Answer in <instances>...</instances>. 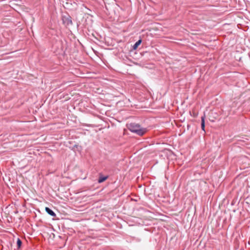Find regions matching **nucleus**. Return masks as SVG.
I'll return each mask as SVG.
<instances>
[{"label": "nucleus", "mask_w": 250, "mask_h": 250, "mask_svg": "<svg viewBox=\"0 0 250 250\" xmlns=\"http://www.w3.org/2000/svg\"><path fill=\"white\" fill-rule=\"evenodd\" d=\"M127 128L132 132L139 136H143L146 132V129L143 128L140 125L135 123H130L127 125Z\"/></svg>", "instance_id": "f257e3e1"}, {"label": "nucleus", "mask_w": 250, "mask_h": 250, "mask_svg": "<svg viewBox=\"0 0 250 250\" xmlns=\"http://www.w3.org/2000/svg\"><path fill=\"white\" fill-rule=\"evenodd\" d=\"M62 21L63 23L65 24L66 26L72 25L73 23L72 18L68 14H67L66 15H63L62 16Z\"/></svg>", "instance_id": "f03ea898"}, {"label": "nucleus", "mask_w": 250, "mask_h": 250, "mask_svg": "<svg viewBox=\"0 0 250 250\" xmlns=\"http://www.w3.org/2000/svg\"><path fill=\"white\" fill-rule=\"evenodd\" d=\"M108 177V175L104 176L101 173L100 174L99 177L98 179V182L99 183H103L105 181Z\"/></svg>", "instance_id": "7ed1b4c3"}, {"label": "nucleus", "mask_w": 250, "mask_h": 250, "mask_svg": "<svg viewBox=\"0 0 250 250\" xmlns=\"http://www.w3.org/2000/svg\"><path fill=\"white\" fill-rule=\"evenodd\" d=\"M45 210L46 212L52 217H55L56 216V213L49 208L45 207Z\"/></svg>", "instance_id": "20e7f679"}, {"label": "nucleus", "mask_w": 250, "mask_h": 250, "mask_svg": "<svg viewBox=\"0 0 250 250\" xmlns=\"http://www.w3.org/2000/svg\"><path fill=\"white\" fill-rule=\"evenodd\" d=\"M205 115L201 117V128L202 130L205 131Z\"/></svg>", "instance_id": "39448f33"}, {"label": "nucleus", "mask_w": 250, "mask_h": 250, "mask_svg": "<svg viewBox=\"0 0 250 250\" xmlns=\"http://www.w3.org/2000/svg\"><path fill=\"white\" fill-rule=\"evenodd\" d=\"M22 241L18 238L17 241V249H20L21 248V247L22 246Z\"/></svg>", "instance_id": "423d86ee"}, {"label": "nucleus", "mask_w": 250, "mask_h": 250, "mask_svg": "<svg viewBox=\"0 0 250 250\" xmlns=\"http://www.w3.org/2000/svg\"><path fill=\"white\" fill-rule=\"evenodd\" d=\"M141 42H142V41L141 40H139L137 42H136V43L134 44V45L133 46L134 49H136L140 44Z\"/></svg>", "instance_id": "0eeeda50"}, {"label": "nucleus", "mask_w": 250, "mask_h": 250, "mask_svg": "<svg viewBox=\"0 0 250 250\" xmlns=\"http://www.w3.org/2000/svg\"><path fill=\"white\" fill-rule=\"evenodd\" d=\"M104 4L105 8V10H106V11H104V12L106 14V15H108V14L107 13V12H108V8L107 7V5L106 4V3L104 1Z\"/></svg>", "instance_id": "6e6552de"}, {"label": "nucleus", "mask_w": 250, "mask_h": 250, "mask_svg": "<svg viewBox=\"0 0 250 250\" xmlns=\"http://www.w3.org/2000/svg\"><path fill=\"white\" fill-rule=\"evenodd\" d=\"M59 43L61 44V49L62 51L63 49V47L62 46V41H59Z\"/></svg>", "instance_id": "1a4fd4ad"}, {"label": "nucleus", "mask_w": 250, "mask_h": 250, "mask_svg": "<svg viewBox=\"0 0 250 250\" xmlns=\"http://www.w3.org/2000/svg\"><path fill=\"white\" fill-rule=\"evenodd\" d=\"M75 147L77 148V149L81 148V146L78 145H75L74 146L73 148H74Z\"/></svg>", "instance_id": "9d476101"}]
</instances>
